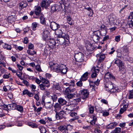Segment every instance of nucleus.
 I'll use <instances>...</instances> for the list:
<instances>
[{
    "instance_id": "nucleus-48",
    "label": "nucleus",
    "mask_w": 133,
    "mask_h": 133,
    "mask_svg": "<svg viewBox=\"0 0 133 133\" xmlns=\"http://www.w3.org/2000/svg\"><path fill=\"white\" fill-rule=\"evenodd\" d=\"M121 130V128H116L114 130L116 133L119 132Z\"/></svg>"
},
{
    "instance_id": "nucleus-20",
    "label": "nucleus",
    "mask_w": 133,
    "mask_h": 133,
    "mask_svg": "<svg viewBox=\"0 0 133 133\" xmlns=\"http://www.w3.org/2000/svg\"><path fill=\"white\" fill-rule=\"evenodd\" d=\"M16 104L15 103H13L8 105V109L9 110H13L16 109Z\"/></svg>"
},
{
    "instance_id": "nucleus-47",
    "label": "nucleus",
    "mask_w": 133,
    "mask_h": 133,
    "mask_svg": "<svg viewBox=\"0 0 133 133\" xmlns=\"http://www.w3.org/2000/svg\"><path fill=\"white\" fill-rule=\"evenodd\" d=\"M133 98V90H130L129 92V99Z\"/></svg>"
},
{
    "instance_id": "nucleus-7",
    "label": "nucleus",
    "mask_w": 133,
    "mask_h": 133,
    "mask_svg": "<svg viewBox=\"0 0 133 133\" xmlns=\"http://www.w3.org/2000/svg\"><path fill=\"white\" fill-rule=\"evenodd\" d=\"M104 87L106 88V90L108 91H110L113 87L112 83L110 81L107 82H104Z\"/></svg>"
},
{
    "instance_id": "nucleus-29",
    "label": "nucleus",
    "mask_w": 133,
    "mask_h": 133,
    "mask_svg": "<svg viewBox=\"0 0 133 133\" xmlns=\"http://www.w3.org/2000/svg\"><path fill=\"white\" fill-rule=\"evenodd\" d=\"M55 6L56 8V11H59L60 10L61 8L62 9L63 6L60 3H58L57 4H55Z\"/></svg>"
},
{
    "instance_id": "nucleus-14",
    "label": "nucleus",
    "mask_w": 133,
    "mask_h": 133,
    "mask_svg": "<svg viewBox=\"0 0 133 133\" xmlns=\"http://www.w3.org/2000/svg\"><path fill=\"white\" fill-rule=\"evenodd\" d=\"M56 43V42L54 39H51L49 40L48 44L50 47L53 49L55 47Z\"/></svg>"
},
{
    "instance_id": "nucleus-1",
    "label": "nucleus",
    "mask_w": 133,
    "mask_h": 133,
    "mask_svg": "<svg viewBox=\"0 0 133 133\" xmlns=\"http://www.w3.org/2000/svg\"><path fill=\"white\" fill-rule=\"evenodd\" d=\"M49 65L51 69L57 72L61 73L63 75L66 74L68 68L63 64H58L51 63V64H49Z\"/></svg>"
},
{
    "instance_id": "nucleus-23",
    "label": "nucleus",
    "mask_w": 133,
    "mask_h": 133,
    "mask_svg": "<svg viewBox=\"0 0 133 133\" xmlns=\"http://www.w3.org/2000/svg\"><path fill=\"white\" fill-rule=\"evenodd\" d=\"M54 103H52L50 102L46 103L45 104V106L47 109H50L52 107Z\"/></svg>"
},
{
    "instance_id": "nucleus-51",
    "label": "nucleus",
    "mask_w": 133,
    "mask_h": 133,
    "mask_svg": "<svg viewBox=\"0 0 133 133\" xmlns=\"http://www.w3.org/2000/svg\"><path fill=\"white\" fill-rule=\"evenodd\" d=\"M66 128V126H61L59 127V129L61 131H63L65 130Z\"/></svg>"
},
{
    "instance_id": "nucleus-33",
    "label": "nucleus",
    "mask_w": 133,
    "mask_h": 133,
    "mask_svg": "<svg viewBox=\"0 0 133 133\" xmlns=\"http://www.w3.org/2000/svg\"><path fill=\"white\" fill-rule=\"evenodd\" d=\"M84 9L89 11L90 12V13L89 14V16H91L93 15V11L92 9L90 7H85Z\"/></svg>"
},
{
    "instance_id": "nucleus-15",
    "label": "nucleus",
    "mask_w": 133,
    "mask_h": 133,
    "mask_svg": "<svg viewBox=\"0 0 133 133\" xmlns=\"http://www.w3.org/2000/svg\"><path fill=\"white\" fill-rule=\"evenodd\" d=\"M27 6V4L25 1H22L19 3V8L22 10L24 8H26Z\"/></svg>"
},
{
    "instance_id": "nucleus-54",
    "label": "nucleus",
    "mask_w": 133,
    "mask_h": 133,
    "mask_svg": "<svg viewBox=\"0 0 133 133\" xmlns=\"http://www.w3.org/2000/svg\"><path fill=\"white\" fill-rule=\"evenodd\" d=\"M72 128V126L70 125H68L66 127V129L69 131H70Z\"/></svg>"
},
{
    "instance_id": "nucleus-25",
    "label": "nucleus",
    "mask_w": 133,
    "mask_h": 133,
    "mask_svg": "<svg viewBox=\"0 0 133 133\" xmlns=\"http://www.w3.org/2000/svg\"><path fill=\"white\" fill-rule=\"evenodd\" d=\"M58 102L59 103V104L61 105H63L66 104V101L61 98H60L58 99Z\"/></svg>"
},
{
    "instance_id": "nucleus-8",
    "label": "nucleus",
    "mask_w": 133,
    "mask_h": 133,
    "mask_svg": "<svg viewBox=\"0 0 133 133\" xmlns=\"http://www.w3.org/2000/svg\"><path fill=\"white\" fill-rule=\"evenodd\" d=\"M105 78L108 80L110 79V80L112 81H115V77L109 72H107L105 74Z\"/></svg>"
},
{
    "instance_id": "nucleus-50",
    "label": "nucleus",
    "mask_w": 133,
    "mask_h": 133,
    "mask_svg": "<svg viewBox=\"0 0 133 133\" xmlns=\"http://www.w3.org/2000/svg\"><path fill=\"white\" fill-rule=\"evenodd\" d=\"M93 38L95 42H98L99 40V39L100 38L99 37H96L95 36H93Z\"/></svg>"
},
{
    "instance_id": "nucleus-62",
    "label": "nucleus",
    "mask_w": 133,
    "mask_h": 133,
    "mask_svg": "<svg viewBox=\"0 0 133 133\" xmlns=\"http://www.w3.org/2000/svg\"><path fill=\"white\" fill-rule=\"evenodd\" d=\"M128 104L127 103H124V105L123 107V108L124 109H125V110H127V108H128Z\"/></svg>"
},
{
    "instance_id": "nucleus-36",
    "label": "nucleus",
    "mask_w": 133,
    "mask_h": 133,
    "mask_svg": "<svg viewBox=\"0 0 133 133\" xmlns=\"http://www.w3.org/2000/svg\"><path fill=\"white\" fill-rule=\"evenodd\" d=\"M40 132L41 133H45L46 130L45 128L43 127L40 126L39 127Z\"/></svg>"
},
{
    "instance_id": "nucleus-40",
    "label": "nucleus",
    "mask_w": 133,
    "mask_h": 133,
    "mask_svg": "<svg viewBox=\"0 0 133 133\" xmlns=\"http://www.w3.org/2000/svg\"><path fill=\"white\" fill-rule=\"evenodd\" d=\"M51 99L52 100L53 102H55L57 99V95L55 94L53 95L51 97Z\"/></svg>"
},
{
    "instance_id": "nucleus-38",
    "label": "nucleus",
    "mask_w": 133,
    "mask_h": 133,
    "mask_svg": "<svg viewBox=\"0 0 133 133\" xmlns=\"http://www.w3.org/2000/svg\"><path fill=\"white\" fill-rule=\"evenodd\" d=\"M39 86L41 89L42 90H44L45 89L46 87L45 85L44 84H42L39 85Z\"/></svg>"
},
{
    "instance_id": "nucleus-27",
    "label": "nucleus",
    "mask_w": 133,
    "mask_h": 133,
    "mask_svg": "<svg viewBox=\"0 0 133 133\" xmlns=\"http://www.w3.org/2000/svg\"><path fill=\"white\" fill-rule=\"evenodd\" d=\"M41 11V8L39 6L36 7L35 10V12L36 15H38L40 13Z\"/></svg>"
},
{
    "instance_id": "nucleus-58",
    "label": "nucleus",
    "mask_w": 133,
    "mask_h": 133,
    "mask_svg": "<svg viewBox=\"0 0 133 133\" xmlns=\"http://www.w3.org/2000/svg\"><path fill=\"white\" fill-rule=\"evenodd\" d=\"M0 71L1 74H3L5 72L6 70L4 68H2L0 69Z\"/></svg>"
},
{
    "instance_id": "nucleus-18",
    "label": "nucleus",
    "mask_w": 133,
    "mask_h": 133,
    "mask_svg": "<svg viewBox=\"0 0 133 133\" xmlns=\"http://www.w3.org/2000/svg\"><path fill=\"white\" fill-rule=\"evenodd\" d=\"M49 33L48 31L45 30L43 31L42 34L43 38L44 40L46 39L49 36Z\"/></svg>"
},
{
    "instance_id": "nucleus-46",
    "label": "nucleus",
    "mask_w": 133,
    "mask_h": 133,
    "mask_svg": "<svg viewBox=\"0 0 133 133\" xmlns=\"http://www.w3.org/2000/svg\"><path fill=\"white\" fill-rule=\"evenodd\" d=\"M36 69L37 71L41 72L42 71L40 66L39 65H37L36 66Z\"/></svg>"
},
{
    "instance_id": "nucleus-43",
    "label": "nucleus",
    "mask_w": 133,
    "mask_h": 133,
    "mask_svg": "<svg viewBox=\"0 0 133 133\" xmlns=\"http://www.w3.org/2000/svg\"><path fill=\"white\" fill-rule=\"evenodd\" d=\"M40 19L41 23L43 24L44 23L45 21V18L43 16H40Z\"/></svg>"
},
{
    "instance_id": "nucleus-41",
    "label": "nucleus",
    "mask_w": 133,
    "mask_h": 133,
    "mask_svg": "<svg viewBox=\"0 0 133 133\" xmlns=\"http://www.w3.org/2000/svg\"><path fill=\"white\" fill-rule=\"evenodd\" d=\"M119 90L118 89V88L117 87H113L111 91H110L111 92H118Z\"/></svg>"
},
{
    "instance_id": "nucleus-12",
    "label": "nucleus",
    "mask_w": 133,
    "mask_h": 133,
    "mask_svg": "<svg viewBox=\"0 0 133 133\" xmlns=\"http://www.w3.org/2000/svg\"><path fill=\"white\" fill-rule=\"evenodd\" d=\"M40 79L41 80L43 84H45L46 87L48 88L50 86V82L48 80L41 76H39Z\"/></svg>"
},
{
    "instance_id": "nucleus-49",
    "label": "nucleus",
    "mask_w": 133,
    "mask_h": 133,
    "mask_svg": "<svg viewBox=\"0 0 133 133\" xmlns=\"http://www.w3.org/2000/svg\"><path fill=\"white\" fill-rule=\"evenodd\" d=\"M16 65L18 68L19 69V70L20 71H21L22 70L23 68V67L22 66L19 64H17Z\"/></svg>"
},
{
    "instance_id": "nucleus-11",
    "label": "nucleus",
    "mask_w": 133,
    "mask_h": 133,
    "mask_svg": "<svg viewBox=\"0 0 133 133\" xmlns=\"http://www.w3.org/2000/svg\"><path fill=\"white\" fill-rule=\"evenodd\" d=\"M51 28L53 30H57L60 27L59 25L54 22H51L50 24Z\"/></svg>"
},
{
    "instance_id": "nucleus-55",
    "label": "nucleus",
    "mask_w": 133,
    "mask_h": 133,
    "mask_svg": "<svg viewBox=\"0 0 133 133\" xmlns=\"http://www.w3.org/2000/svg\"><path fill=\"white\" fill-rule=\"evenodd\" d=\"M3 66L4 67H5L6 64L5 63L2 62H0V69L2 68V66Z\"/></svg>"
},
{
    "instance_id": "nucleus-34",
    "label": "nucleus",
    "mask_w": 133,
    "mask_h": 133,
    "mask_svg": "<svg viewBox=\"0 0 133 133\" xmlns=\"http://www.w3.org/2000/svg\"><path fill=\"white\" fill-rule=\"evenodd\" d=\"M27 52L29 55H33L34 54H36V52L35 50L32 51L31 50H27Z\"/></svg>"
},
{
    "instance_id": "nucleus-9",
    "label": "nucleus",
    "mask_w": 133,
    "mask_h": 133,
    "mask_svg": "<svg viewBox=\"0 0 133 133\" xmlns=\"http://www.w3.org/2000/svg\"><path fill=\"white\" fill-rule=\"evenodd\" d=\"M108 19L109 22L111 23H115L116 21V16L113 14H111L108 16Z\"/></svg>"
},
{
    "instance_id": "nucleus-28",
    "label": "nucleus",
    "mask_w": 133,
    "mask_h": 133,
    "mask_svg": "<svg viewBox=\"0 0 133 133\" xmlns=\"http://www.w3.org/2000/svg\"><path fill=\"white\" fill-rule=\"evenodd\" d=\"M88 72H87L84 73L81 78V80L85 81L87 80L88 78L87 76L88 75Z\"/></svg>"
},
{
    "instance_id": "nucleus-52",
    "label": "nucleus",
    "mask_w": 133,
    "mask_h": 133,
    "mask_svg": "<svg viewBox=\"0 0 133 133\" xmlns=\"http://www.w3.org/2000/svg\"><path fill=\"white\" fill-rule=\"evenodd\" d=\"M128 24L130 27L132 28L133 27V21L131 20V21L129 22Z\"/></svg>"
},
{
    "instance_id": "nucleus-22",
    "label": "nucleus",
    "mask_w": 133,
    "mask_h": 133,
    "mask_svg": "<svg viewBox=\"0 0 133 133\" xmlns=\"http://www.w3.org/2000/svg\"><path fill=\"white\" fill-rule=\"evenodd\" d=\"M56 34L59 36V37H64L63 36L66 35L65 34L63 33L61 30L58 29L55 31Z\"/></svg>"
},
{
    "instance_id": "nucleus-31",
    "label": "nucleus",
    "mask_w": 133,
    "mask_h": 133,
    "mask_svg": "<svg viewBox=\"0 0 133 133\" xmlns=\"http://www.w3.org/2000/svg\"><path fill=\"white\" fill-rule=\"evenodd\" d=\"M94 35L100 38H101V36H102L101 32L99 31H97L95 32Z\"/></svg>"
},
{
    "instance_id": "nucleus-37",
    "label": "nucleus",
    "mask_w": 133,
    "mask_h": 133,
    "mask_svg": "<svg viewBox=\"0 0 133 133\" xmlns=\"http://www.w3.org/2000/svg\"><path fill=\"white\" fill-rule=\"evenodd\" d=\"M69 114L70 116L72 117L75 118L78 117L77 116V114L76 113L73 112L72 111H71Z\"/></svg>"
},
{
    "instance_id": "nucleus-13",
    "label": "nucleus",
    "mask_w": 133,
    "mask_h": 133,
    "mask_svg": "<svg viewBox=\"0 0 133 133\" xmlns=\"http://www.w3.org/2000/svg\"><path fill=\"white\" fill-rule=\"evenodd\" d=\"M99 59L97 60V63L98 64L102 62L104 60L105 57V55L104 54H98L96 55V57H99Z\"/></svg>"
},
{
    "instance_id": "nucleus-30",
    "label": "nucleus",
    "mask_w": 133,
    "mask_h": 133,
    "mask_svg": "<svg viewBox=\"0 0 133 133\" xmlns=\"http://www.w3.org/2000/svg\"><path fill=\"white\" fill-rule=\"evenodd\" d=\"M39 24L37 23L34 22L32 24L31 28L34 31L36 30L37 27L38 26Z\"/></svg>"
},
{
    "instance_id": "nucleus-3",
    "label": "nucleus",
    "mask_w": 133,
    "mask_h": 133,
    "mask_svg": "<svg viewBox=\"0 0 133 133\" xmlns=\"http://www.w3.org/2000/svg\"><path fill=\"white\" fill-rule=\"evenodd\" d=\"M114 63L116 64L119 68V71H124L125 70V66L121 60L116 59H115Z\"/></svg>"
},
{
    "instance_id": "nucleus-16",
    "label": "nucleus",
    "mask_w": 133,
    "mask_h": 133,
    "mask_svg": "<svg viewBox=\"0 0 133 133\" xmlns=\"http://www.w3.org/2000/svg\"><path fill=\"white\" fill-rule=\"evenodd\" d=\"M16 16L14 15H12L9 16L8 18V21L10 23H12L14 22L16 19Z\"/></svg>"
},
{
    "instance_id": "nucleus-42",
    "label": "nucleus",
    "mask_w": 133,
    "mask_h": 133,
    "mask_svg": "<svg viewBox=\"0 0 133 133\" xmlns=\"http://www.w3.org/2000/svg\"><path fill=\"white\" fill-rule=\"evenodd\" d=\"M82 81H83L82 80H81V79H80V81L76 83V85L77 86L81 87L82 86L83 83L82 82Z\"/></svg>"
},
{
    "instance_id": "nucleus-4",
    "label": "nucleus",
    "mask_w": 133,
    "mask_h": 133,
    "mask_svg": "<svg viewBox=\"0 0 133 133\" xmlns=\"http://www.w3.org/2000/svg\"><path fill=\"white\" fill-rule=\"evenodd\" d=\"M84 55L81 52L75 53L74 57L76 61L81 62L84 59Z\"/></svg>"
},
{
    "instance_id": "nucleus-35",
    "label": "nucleus",
    "mask_w": 133,
    "mask_h": 133,
    "mask_svg": "<svg viewBox=\"0 0 133 133\" xmlns=\"http://www.w3.org/2000/svg\"><path fill=\"white\" fill-rule=\"evenodd\" d=\"M19 111L22 112L23 111V107L21 105H16V109Z\"/></svg>"
},
{
    "instance_id": "nucleus-61",
    "label": "nucleus",
    "mask_w": 133,
    "mask_h": 133,
    "mask_svg": "<svg viewBox=\"0 0 133 133\" xmlns=\"http://www.w3.org/2000/svg\"><path fill=\"white\" fill-rule=\"evenodd\" d=\"M34 46L33 44L30 43L29 44L28 46V48L31 49H34Z\"/></svg>"
},
{
    "instance_id": "nucleus-44",
    "label": "nucleus",
    "mask_w": 133,
    "mask_h": 133,
    "mask_svg": "<svg viewBox=\"0 0 133 133\" xmlns=\"http://www.w3.org/2000/svg\"><path fill=\"white\" fill-rule=\"evenodd\" d=\"M11 76L10 74V73L6 74H4L3 76V78L4 79H8Z\"/></svg>"
},
{
    "instance_id": "nucleus-10",
    "label": "nucleus",
    "mask_w": 133,
    "mask_h": 133,
    "mask_svg": "<svg viewBox=\"0 0 133 133\" xmlns=\"http://www.w3.org/2000/svg\"><path fill=\"white\" fill-rule=\"evenodd\" d=\"M82 98L84 99H85L87 98L89 95V93L87 90L83 89L81 91Z\"/></svg>"
},
{
    "instance_id": "nucleus-59",
    "label": "nucleus",
    "mask_w": 133,
    "mask_h": 133,
    "mask_svg": "<svg viewBox=\"0 0 133 133\" xmlns=\"http://www.w3.org/2000/svg\"><path fill=\"white\" fill-rule=\"evenodd\" d=\"M115 40L117 42H119L120 40V36L119 35L116 36L115 37Z\"/></svg>"
},
{
    "instance_id": "nucleus-57",
    "label": "nucleus",
    "mask_w": 133,
    "mask_h": 133,
    "mask_svg": "<svg viewBox=\"0 0 133 133\" xmlns=\"http://www.w3.org/2000/svg\"><path fill=\"white\" fill-rule=\"evenodd\" d=\"M102 113L103 114V116H107L109 115V113L107 111H103Z\"/></svg>"
},
{
    "instance_id": "nucleus-21",
    "label": "nucleus",
    "mask_w": 133,
    "mask_h": 133,
    "mask_svg": "<svg viewBox=\"0 0 133 133\" xmlns=\"http://www.w3.org/2000/svg\"><path fill=\"white\" fill-rule=\"evenodd\" d=\"M23 95H27L29 97H32L33 96L34 94L32 92L29 91L28 90H25L23 91Z\"/></svg>"
},
{
    "instance_id": "nucleus-64",
    "label": "nucleus",
    "mask_w": 133,
    "mask_h": 133,
    "mask_svg": "<svg viewBox=\"0 0 133 133\" xmlns=\"http://www.w3.org/2000/svg\"><path fill=\"white\" fill-rule=\"evenodd\" d=\"M16 75L19 77H21L22 75V73L21 71H19L18 72H16Z\"/></svg>"
},
{
    "instance_id": "nucleus-56",
    "label": "nucleus",
    "mask_w": 133,
    "mask_h": 133,
    "mask_svg": "<svg viewBox=\"0 0 133 133\" xmlns=\"http://www.w3.org/2000/svg\"><path fill=\"white\" fill-rule=\"evenodd\" d=\"M65 110H68V113L69 114L70 113L72 109L70 108L69 106H67L65 109Z\"/></svg>"
},
{
    "instance_id": "nucleus-63",
    "label": "nucleus",
    "mask_w": 133,
    "mask_h": 133,
    "mask_svg": "<svg viewBox=\"0 0 133 133\" xmlns=\"http://www.w3.org/2000/svg\"><path fill=\"white\" fill-rule=\"evenodd\" d=\"M30 87L32 89L33 91H35V89L36 88V87L35 85L33 84H31L30 85Z\"/></svg>"
},
{
    "instance_id": "nucleus-24",
    "label": "nucleus",
    "mask_w": 133,
    "mask_h": 133,
    "mask_svg": "<svg viewBox=\"0 0 133 133\" xmlns=\"http://www.w3.org/2000/svg\"><path fill=\"white\" fill-rule=\"evenodd\" d=\"M117 124V123L116 122L110 123L107 126V128L108 129H112L116 126Z\"/></svg>"
},
{
    "instance_id": "nucleus-60",
    "label": "nucleus",
    "mask_w": 133,
    "mask_h": 133,
    "mask_svg": "<svg viewBox=\"0 0 133 133\" xmlns=\"http://www.w3.org/2000/svg\"><path fill=\"white\" fill-rule=\"evenodd\" d=\"M89 111L90 113H93L94 111V108L93 107L91 106L89 108Z\"/></svg>"
},
{
    "instance_id": "nucleus-32",
    "label": "nucleus",
    "mask_w": 133,
    "mask_h": 133,
    "mask_svg": "<svg viewBox=\"0 0 133 133\" xmlns=\"http://www.w3.org/2000/svg\"><path fill=\"white\" fill-rule=\"evenodd\" d=\"M3 46L5 49H6L8 50H11L12 47L10 45L5 43L3 45Z\"/></svg>"
},
{
    "instance_id": "nucleus-5",
    "label": "nucleus",
    "mask_w": 133,
    "mask_h": 133,
    "mask_svg": "<svg viewBox=\"0 0 133 133\" xmlns=\"http://www.w3.org/2000/svg\"><path fill=\"white\" fill-rule=\"evenodd\" d=\"M90 83V87L92 88V91H95L96 89L97 88L95 86V85L97 86H98L100 82V80L97 79V81L94 82L92 81H91L90 80H88Z\"/></svg>"
},
{
    "instance_id": "nucleus-19",
    "label": "nucleus",
    "mask_w": 133,
    "mask_h": 133,
    "mask_svg": "<svg viewBox=\"0 0 133 133\" xmlns=\"http://www.w3.org/2000/svg\"><path fill=\"white\" fill-rule=\"evenodd\" d=\"M55 108L54 111L55 112L58 111L61 109V104L58 103H56L54 106Z\"/></svg>"
},
{
    "instance_id": "nucleus-2",
    "label": "nucleus",
    "mask_w": 133,
    "mask_h": 133,
    "mask_svg": "<svg viewBox=\"0 0 133 133\" xmlns=\"http://www.w3.org/2000/svg\"><path fill=\"white\" fill-rule=\"evenodd\" d=\"M63 36L58 37L57 39V43L59 44L66 45L69 43V36L66 34Z\"/></svg>"
},
{
    "instance_id": "nucleus-17",
    "label": "nucleus",
    "mask_w": 133,
    "mask_h": 133,
    "mask_svg": "<svg viewBox=\"0 0 133 133\" xmlns=\"http://www.w3.org/2000/svg\"><path fill=\"white\" fill-rule=\"evenodd\" d=\"M50 1L47 0L42 1L41 3V6L42 7H47L50 4Z\"/></svg>"
},
{
    "instance_id": "nucleus-6",
    "label": "nucleus",
    "mask_w": 133,
    "mask_h": 133,
    "mask_svg": "<svg viewBox=\"0 0 133 133\" xmlns=\"http://www.w3.org/2000/svg\"><path fill=\"white\" fill-rule=\"evenodd\" d=\"M65 114L64 111L63 110L60 111L59 112L58 111L56 112L55 117L57 120L62 119L64 117V115Z\"/></svg>"
},
{
    "instance_id": "nucleus-26",
    "label": "nucleus",
    "mask_w": 133,
    "mask_h": 133,
    "mask_svg": "<svg viewBox=\"0 0 133 133\" xmlns=\"http://www.w3.org/2000/svg\"><path fill=\"white\" fill-rule=\"evenodd\" d=\"M92 119L90 123L92 125H94L95 124L97 120V117L96 115L95 114L92 115Z\"/></svg>"
},
{
    "instance_id": "nucleus-39",
    "label": "nucleus",
    "mask_w": 133,
    "mask_h": 133,
    "mask_svg": "<svg viewBox=\"0 0 133 133\" xmlns=\"http://www.w3.org/2000/svg\"><path fill=\"white\" fill-rule=\"evenodd\" d=\"M70 87H68L65 90L64 92L65 94L66 95L70 93Z\"/></svg>"
},
{
    "instance_id": "nucleus-53",
    "label": "nucleus",
    "mask_w": 133,
    "mask_h": 133,
    "mask_svg": "<svg viewBox=\"0 0 133 133\" xmlns=\"http://www.w3.org/2000/svg\"><path fill=\"white\" fill-rule=\"evenodd\" d=\"M55 5L51 7V12H53L56 11Z\"/></svg>"
},
{
    "instance_id": "nucleus-45",
    "label": "nucleus",
    "mask_w": 133,
    "mask_h": 133,
    "mask_svg": "<svg viewBox=\"0 0 133 133\" xmlns=\"http://www.w3.org/2000/svg\"><path fill=\"white\" fill-rule=\"evenodd\" d=\"M75 94V93H74V94H69L66 95H67V96L68 98L70 99L73 98Z\"/></svg>"
}]
</instances>
